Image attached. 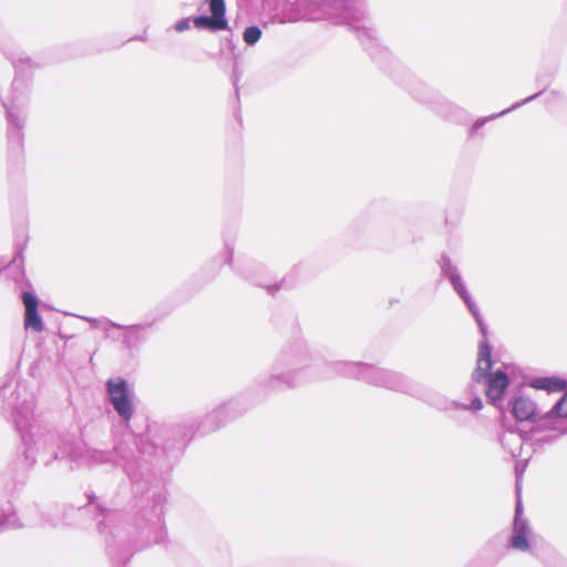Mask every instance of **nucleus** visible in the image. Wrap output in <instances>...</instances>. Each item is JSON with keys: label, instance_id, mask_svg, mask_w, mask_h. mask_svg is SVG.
<instances>
[{"label": "nucleus", "instance_id": "obj_21", "mask_svg": "<svg viewBox=\"0 0 567 567\" xmlns=\"http://www.w3.org/2000/svg\"><path fill=\"white\" fill-rule=\"evenodd\" d=\"M530 386L553 393L564 391L567 388V382L558 377H540L533 379L530 381Z\"/></svg>", "mask_w": 567, "mask_h": 567}, {"label": "nucleus", "instance_id": "obj_13", "mask_svg": "<svg viewBox=\"0 0 567 567\" xmlns=\"http://www.w3.org/2000/svg\"><path fill=\"white\" fill-rule=\"evenodd\" d=\"M209 6L212 16H198L193 19V23L197 29H206L209 31H221L228 29L226 19L225 0H206Z\"/></svg>", "mask_w": 567, "mask_h": 567}, {"label": "nucleus", "instance_id": "obj_34", "mask_svg": "<svg viewBox=\"0 0 567 567\" xmlns=\"http://www.w3.org/2000/svg\"><path fill=\"white\" fill-rule=\"evenodd\" d=\"M550 95H553L554 97H557V96H559V93H557V92H550Z\"/></svg>", "mask_w": 567, "mask_h": 567}, {"label": "nucleus", "instance_id": "obj_6", "mask_svg": "<svg viewBox=\"0 0 567 567\" xmlns=\"http://www.w3.org/2000/svg\"><path fill=\"white\" fill-rule=\"evenodd\" d=\"M327 368V377L355 379L378 388L413 396L420 395L417 385L410 378L398 371L358 361H332Z\"/></svg>", "mask_w": 567, "mask_h": 567}, {"label": "nucleus", "instance_id": "obj_30", "mask_svg": "<svg viewBox=\"0 0 567 567\" xmlns=\"http://www.w3.org/2000/svg\"><path fill=\"white\" fill-rule=\"evenodd\" d=\"M84 320L89 321L91 323L92 327L94 328H101L103 329L104 331H107L109 330V327L110 326H105V322L107 320H104V321H100L97 319H94V318H86V317H83Z\"/></svg>", "mask_w": 567, "mask_h": 567}, {"label": "nucleus", "instance_id": "obj_14", "mask_svg": "<svg viewBox=\"0 0 567 567\" xmlns=\"http://www.w3.org/2000/svg\"><path fill=\"white\" fill-rule=\"evenodd\" d=\"M350 30H352L359 41L361 42L364 50L377 60L379 56H385L386 50L381 48L375 39L374 30L367 24L364 18H355L348 22Z\"/></svg>", "mask_w": 567, "mask_h": 567}, {"label": "nucleus", "instance_id": "obj_9", "mask_svg": "<svg viewBox=\"0 0 567 567\" xmlns=\"http://www.w3.org/2000/svg\"><path fill=\"white\" fill-rule=\"evenodd\" d=\"M511 413L518 422H530L535 425L530 431V444L534 451L542 447L544 444H535L534 440L543 437L548 433V426H538L539 419L544 415L540 413L537 404L530 398L522 393H516L507 402H505V411L503 413Z\"/></svg>", "mask_w": 567, "mask_h": 567}, {"label": "nucleus", "instance_id": "obj_7", "mask_svg": "<svg viewBox=\"0 0 567 567\" xmlns=\"http://www.w3.org/2000/svg\"><path fill=\"white\" fill-rule=\"evenodd\" d=\"M492 347L488 341H480L477 365L472 374V380L475 383L484 384L487 401L504 412V394L509 385V378L502 369L492 371Z\"/></svg>", "mask_w": 567, "mask_h": 567}, {"label": "nucleus", "instance_id": "obj_5", "mask_svg": "<svg viewBox=\"0 0 567 567\" xmlns=\"http://www.w3.org/2000/svg\"><path fill=\"white\" fill-rule=\"evenodd\" d=\"M248 394L238 395L220 404L212 412L207 413L202 421L195 416H188L183 421L171 426L161 427V435L165 439L161 450L182 449L185 447L196 433L207 434L220 429L227 422L238 417L247 411L249 403ZM144 446L150 454L138 455L140 460L146 461V456L156 454L159 450L157 444L148 443V433L143 434ZM150 463V461L147 460Z\"/></svg>", "mask_w": 567, "mask_h": 567}, {"label": "nucleus", "instance_id": "obj_20", "mask_svg": "<svg viewBox=\"0 0 567 567\" xmlns=\"http://www.w3.org/2000/svg\"><path fill=\"white\" fill-rule=\"evenodd\" d=\"M456 293L463 300V302L465 303L466 308L468 309V311L473 316V318H474V320H475V322H476V324L478 327L480 333L483 337L482 341H487V337H488L487 323L485 322L478 306L473 300V298L470 295L467 288H464L463 290H461V291H458Z\"/></svg>", "mask_w": 567, "mask_h": 567}, {"label": "nucleus", "instance_id": "obj_2", "mask_svg": "<svg viewBox=\"0 0 567 567\" xmlns=\"http://www.w3.org/2000/svg\"><path fill=\"white\" fill-rule=\"evenodd\" d=\"M85 511L94 513L99 534L105 543V550L114 567L124 566L135 550L164 543L167 533L164 524L166 494L162 491L152 494L151 505L143 507L133 529L125 528L123 513L95 503L96 496L86 494Z\"/></svg>", "mask_w": 567, "mask_h": 567}, {"label": "nucleus", "instance_id": "obj_31", "mask_svg": "<svg viewBox=\"0 0 567 567\" xmlns=\"http://www.w3.org/2000/svg\"><path fill=\"white\" fill-rule=\"evenodd\" d=\"M233 256H234V249L229 245H226V259H225V262L227 265H231L233 264Z\"/></svg>", "mask_w": 567, "mask_h": 567}, {"label": "nucleus", "instance_id": "obj_4", "mask_svg": "<svg viewBox=\"0 0 567 567\" xmlns=\"http://www.w3.org/2000/svg\"><path fill=\"white\" fill-rule=\"evenodd\" d=\"M3 53L11 61L16 76L11 86L0 95L1 104L6 111L7 138L9 157L19 159L23 154V128L28 115L30 74L35 68L30 56L18 49H3Z\"/></svg>", "mask_w": 567, "mask_h": 567}, {"label": "nucleus", "instance_id": "obj_18", "mask_svg": "<svg viewBox=\"0 0 567 567\" xmlns=\"http://www.w3.org/2000/svg\"><path fill=\"white\" fill-rule=\"evenodd\" d=\"M529 439L530 433L524 436L520 433L512 430L503 432V434L499 436L502 446L509 452L513 458L522 456L524 443L527 440L530 441Z\"/></svg>", "mask_w": 567, "mask_h": 567}, {"label": "nucleus", "instance_id": "obj_8", "mask_svg": "<svg viewBox=\"0 0 567 567\" xmlns=\"http://www.w3.org/2000/svg\"><path fill=\"white\" fill-rule=\"evenodd\" d=\"M21 255L22 251H18L6 270L8 274L12 275L17 288L21 290V299L25 308L24 328L27 330L31 329L35 332H41L44 330V323L38 311L39 299L33 291L28 289L31 287V284L25 278L24 271L21 268L23 264V258Z\"/></svg>", "mask_w": 567, "mask_h": 567}, {"label": "nucleus", "instance_id": "obj_33", "mask_svg": "<svg viewBox=\"0 0 567 567\" xmlns=\"http://www.w3.org/2000/svg\"><path fill=\"white\" fill-rule=\"evenodd\" d=\"M299 268H300L299 266H296V267L292 269L291 275H292V274H295V272H297V271L299 270Z\"/></svg>", "mask_w": 567, "mask_h": 567}, {"label": "nucleus", "instance_id": "obj_10", "mask_svg": "<svg viewBox=\"0 0 567 567\" xmlns=\"http://www.w3.org/2000/svg\"><path fill=\"white\" fill-rule=\"evenodd\" d=\"M110 403L122 422L128 424L135 413V394L128 383L122 379H110L106 382Z\"/></svg>", "mask_w": 567, "mask_h": 567}, {"label": "nucleus", "instance_id": "obj_11", "mask_svg": "<svg viewBox=\"0 0 567 567\" xmlns=\"http://www.w3.org/2000/svg\"><path fill=\"white\" fill-rule=\"evenodd\" d=\"M538 426H548V433L535 439V444H553L560 435L567 433V391L549 411L544 413L538 421Z\"/></svg>", "mask_w": 567, "mask_h": 567}, {"label": "nucleus", "instance_id": "obj_24", "mask_svg": "<svg viewBox=\"0 0 567 567\" xmlns=\"http://www.w3.org/2000/svg\"><path fill=\"white\" fill-rule=\"evenodd\" d=\"M543 92H544V91L542 90V91H539V92H537V93H535V94H533V95H530V96H528V97H526V99H524V100H522V101H519V102H516V103H514L511 107H508V109H506V110H504V111L499 112L498 114H493V115L487 116V117L478 118V120L474 123V125L472 126V128H471V134H474L477 130H480V128H481L485 123H487L488 121H492V120H494V118H496V117L503 116V115H505V114H507V113H509V112H512V111H514V110H516V109L520 107L522 105H525V104H527V103H529V102L534 101L535 99H537L538 96H540V95L543 94Z\"/></svg>", "mask_w": 567, "mask_h": 567}, {"label": "nucleus", "instance_id": "obj_12", "mask_svg": "<svg viewBox=\"0 0 567 567\" xmlns=\"http://www.w3.org/2000/svg\"><path fill=\"white\" fill-rule=\"evenodd\" d=\"M508 546L519 551H530L535 554L536 539L527 519L523 518V503L520 496H517L515 505V515L513 520V534L508 540Z\"/></svg>", "mask_w": 567, "mask_h": 567}, {"label": "nucleus", "instance_id": "obj_25", "mask_svg": "<svg viewBox=\"0 0 567 567\" xmlns=\"http://www.w3.org/2000/svg\"><path fill=\"white\" fill-rule=\"evenodd\" d=\"M261 29L257 25L247 27L243 33V39L248 45H255L261 38Z\"/></svg>", "mask_w": 567, "mask_h": 567}, {"label": "nucleus", "instance_id": "obj_27", "mask_svg": "<svg viewBox=\"0 0 567 567\" xmlns=\"http://www.w3.org/2000/svg\"><path fill=\"white\" fill-rule=\"evenodd\" d=\"M412 94L415 96V99L429 103L430 102V95L432 93L429 91V89L423 85L422 83L417 84V87L412 89Z\"/></svg>", "mask_w": 567, "mask_h": 567}, {"label": "nucleus", "instance_id": "obj_19", "mask_svg": "<svg viewBox=\"0 0 567 567\" xmlns=\"http://www.w3.org/2000/svg\"><path fill=\"white\" fill-rule=\"evenodd\" d=\"M439 265L442 276L450 281L455 292L466 288L457 266L452 264L451 258L446 254L441 256Z\"/></svg>", "mask_w": 567, "mask_h": 567}, {"label": "nucleus", "instance_id": "obj_1", "mask_svg": "<svg viewBox=\"0 0 567 567\" xmlns=\"http://www.w3.org/2000/svg\"><path fill=\"white\" fill-rule=\"evenodd\" d=\"M0 398L11 409L12 423L22 442L23 461L29 467L38 462L48 467L63 460L79 466L113 464L126 473L135 494L148 486L152 471L148 462L138 456L151 453L144 446V436L130 434L112 451L91 449L78 441L74 434L51 426L34 414V395L25 382L7 375L0 386Z\"/></svg>", "mask_w": 567, "mask_h": 567}, {"label": "nucleus", "instance_id": "obj_17", "mask_svg": "<svg viewBox=\"0 0 567 567\" xmlns=\"http://www.w3.org/2000/svg\"><path fill=\"white\" fill-rule=\"evenodd\" d=\"M424 400L441 411H453V410H473L480 411L483 408L481 398L475 396L471 404H464L456 401H451L447 398L440 394H430Z\"/></svg>", "mask_w": 567, "mask_h": 567}, {"label": "nucleus", "instance_id": "obj_26", "mask_svg": "<svg viewBox=\"0 0 567 567\" xmlns=\"http://www.w3.org/2000/svg\"><path fill=\"white\" fill-rule=\"evenodd\" d=\"M299 1L303 2V0ZM333 1L334 0H305V2H307L308 8L311 9L313 12H328L332 7Z\"/></svg>", "mask_w": 567, "mask_h": 567}, {"label": "nucleus", "instance_id": "obj_3", "mask_svg": "<svg viewBox=\"0 0 567 567\" xmlns=\"http://www.w3.org/2000/svg\"><path fill=\"white\" fill-rule=\"evenodd\" d=\"M329 363L318 364L305 340L296 339L281 349L270 374L257 381V389L268 394L313 381L333 379L334 377H327Z\"/></svg>", "mask_w": 567, "mask_h": 567}, {"label": "nucleus", "instance_id": "obj_16", "mask_svg": "<svg viewBox=\"0 0 567 567\" xmlns=\"http://www.w3.org/2000/svg\"><path fill=\"white\" fill-rule=\"evenodd\" d=\"M261 266L257 265L254 261H245L239 262L236 266V271L243 276L246 280L251 281L254 285L264 287L269 295H275L281 287L285 286L287 278H284L281 282H277L275 285H267L264 281L258 280L257 272L260 270Z\"/></svg>", "mask_w": 567, "mask_h": 567}, {"label": "nucleus", "instance_id": "obj_22", "mask_svg": "<svg viewBox=\"0 0 567 567\" xmlns=\"http://www.w3.org/2000/svg\"><path fill=\"white\" fill-rule=\"evenodd\" d=\"M23 525L19 522V518L10 503L0 506V533L8 529L20 528Z\"/></svg>", "mask_w": 567, "mask_h": 567}, {"label": "nucleus", "instance_id": "obj_15", "mask_svg": "<svg viewBox=\"0 0 567 567\" xmlns=\"http://www.w3.org/2000/svg\"><path fill=\"white\" fill-rule=\"evenodd\" d=\"M105 326L124 330L122 339L123 344L128 350H135L147 341L152 323L123 326L113 321H106Z\"/></svg>", "mask_w": 567, "mask_h": 567}, {"label": "nucleus", "instance_id": "obj_23", "mask_svg": "<svg viewBox=\"0 0 567 567\" xmlns=\"http://www.w3.org/2000/svg\"><path fill=\"white\" fill-rule=\"evenodd\" d=\"M434 109L441 116L451 121H461L464 115V111L460 106L444 99L435 102Z\"/></svg>", "mask_w": 567, "mask_h": 567}, {"label": "nucleus", "instance_id": "obj_32", "mask_svg": "<svg viewBox=\"0 0 567 567\" xmlns=\"http://www.w3.org/2000/svg\"><path fill=\"white\" fill-rule=\"evenodd\" d=\"M526 464H527V460H525V464H524L522 470H519L518 464H516L515 471H516V485L517 486H518V481H519L520 476L523 475V472H524V470L526 467Z\"/></svg>", "mask_w": 567, "mask_h": 567}, {"label": "nucleus", "instance_id": "obj_28", "mask_svg": "<svg viewBox=\"0 0 567 567\" xmlns=\"http://www.w3.org/2000/svg\"><path fill=\"white\" fill-rule=\"evenodd\" d=\"M189 28H190V18H183V19L178 20L174 25V30L176 32H184V31L188 30Z\"/></svg>", "mask_w": 567, "mask_h": 567}, {"label": "nucleus", "instance_id": "obj_29", "mask_svg": "<svg viewBox=\"0 0 567 567\" xmlns=\"http://www.w3.org/2000/svg\"><path fill=\"white\" fill-rule=\"evenodd\" d=\"M240 76H241V72H240L238 65L235 64L234 70H233V83H234L235 92H236L237 96L239 95L238 82H239Z\"/></svg>", "mask_w": 567, "mask_h": 567}]
</instances>
